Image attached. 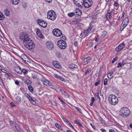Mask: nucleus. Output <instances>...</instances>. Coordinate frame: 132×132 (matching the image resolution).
<instances>
[{
    "instance_id": "obj_1",
    "label": "nucleus",
    "mask_w": 132,
    "mask_h": 132,
    "mask_svg": "<svg viewBox=\"0 0 132 132\" xmlns=\"http://www.w3.org/2000/svg\"><path fill=\"white\" fill-rule=\"evenodd\" d=\"M23 43L25 46L28 49H31L34 48L35 45L33 42L29 37L24 41Z\"/></svg>"
},
{
    "instance_id": "obj_2",
    "label": "nucleus",
    "mask_w": 132,
    "mask_h": 132,
    "mask_svg": "<svg viewBox=\"0 0 132 132\" xmlns=\"http://www.w3.org/2000/svg\"><path fill=\"white\" fill-rule=\"evenodd\" d=\"M23 43L25 46L28 49H31L34 48L35 45L33 42L29 37L24 41Z\"/></svg>"
},
{
    "instance_id": "obj_3",
    "label": "nucleus",
    "mask_w": 132,
    "mask_h": 132,
    "mask_svg": "<svg viewBox=\"0 0 132 132\" xmlns=\"http://www.w3.org/2000/svg\"><path fill=\"white\" fill-rule=\"evenodd\" d=\"M23 43L25 46L28 49H31L34 48L35 45L33 42L29 37L24 41Z\"/></svg>"
},
{
    "instance_id": "obj_4",
    "label": "nucleus",
    "mask_w": 132,
    "mask_h": 132,
    "mask_svg": "<svg viewBox=\"0 0 132 132\" xmlns=\"http://www.w3.org/2000/svg\"><path fill=\"white\" fill-rule=\"evenodd\" d=\"M109 101L112 105H116L118 102V98L117 97L113 94L109 95Z\"/></svg>"
},
{
    "instance_id": "obj_5",
    "label": "nucleus",
    "mask_w": 132,
    "mask_h": 132,
    "mask_svg": "<svg viewBox=\"0 0 132 132\" xmlns=\"http://www.w3.org/2000/svg\"><path fill=\"white\" fill-rule=\"evenodd\" d=\"M121 116L124 117L128 116L130 113V111L129 109L127 107H122L120 110Z\"/></svg>"
},
{
    "instance_id": "obj_6",
    "label": "nucleus",
    "mask_w": 132,
    "mask_h": 132,
    "mask_svg": "<svg viewBox=\"0 0 132 132\" xmlns=\"http://www.w3.org/2000/svg\"><path fill=\"white\" fill-rule=\"evenodd\" d=\"M56 18L55 12L53 10L48 11L47 14V18L52 20H54Z\"/></svg>"
},
{
    "instance_id": "obj_7",
    "label": "nucleus",
    "mask_w": 132,
    "mask_h": 132,
    "mask_svg": "<svg viewBox=\"0 0 132 132\" xmlns=\"http://www.w3.org/2000/svg\"><path fill=\"white\" fill-rule=\"evenodd\" d=\"M57 45L61 49H64L67 46L65 42L62 40H59L57 42Z\"/></svg>"
},
{
    "instance_id": "obj_8",
    "label": "nucleus",
    "mask_w": 132,
    "mask_h": 132,
    "mask_svg": "<svg viewBox=\"0 0 132 132\" xmlns=\"http://www.w3.org/2000/svg\"><path fill=\"white\" fill-rule=\"evenodd\" d=\"M52 33L54 36L57 37H60L62 35L61 31L57 28H55L53 29Z\"/></svg>"
},
{
    "instance_id": "obj_9",
    "label": "nucleus",
    "mask_w": 132,
    "mask_h": 132,
    "mask_svg": "<svg viewBox=\"0 0 132 132\" xmlns=\"http://www.w3.org/2000/svg\"><path fill=\"white\" fill-rule=\"evenodd\" d=\"M84 6L86 8L90 7L92 4V0H85Z\"/></svg>"
},
{
    "instance_id": "obj_10",
    "label": "nucleus",
    "mask_w": 132,
    "mask_h": 132,
    "mask_svg": "<svg viewBox=\"0 0 132 132\" xmlns=\"http://www.w3.org/2000/svg\"><path fill=\"white\" fill-rule=\"evenodd\" d=\"M19 37L20 39L23 40V42L29 38L28 35L27 34L23 33H21L20 34Z\"/></svg>"
},
{
    "instance_id": "obj_11",
    "label": "nucleus",
    "mask_w": 132,
    "mask_h": 132,
    "mask_svg": "<svg viewBox=\"0 0 132 132\" xmlns=\"http://www.w3.org/2000/svg\"><path fill=\"white\" fill-rule=\"evenodd\" d=\"M38 23L39 25L43 28L46 27L47 24L46 21L42 20H38Z\"/></svg>"
},
{
    "instance_id": "obj_12",
    "label": "nucleus",
    "mask_w": 132,
    "mask_h": 132,
    "mask_svg": "<svg viewBox=\"0 0 132 132\" xmlns=\"http://www.w3.org/2000/svg\"><path fill=\"white\" fill-rule=\"evenodd\" d=\"M125 46V44L124 43H122L120 44L116 48V51L119 52L124 48Z\"/></svg>"
},
{
    "instance_id": "obj_13",
    "label": "nucleus",
    "mask_w": 132,
    "mask_h": 132,
    "mask_svg": "<svg viewBox=\"0 0 132 132\" xmlns=\"http://www.w3.org/2000/svg\"><path fill=\"white\" fill-rule=\"evenodd\" d=\"M129 20L128 18H126L123 21L122 23H123V30L127 25L129 23Z\"/></svg>"
},
{
    "instance_id": "obj_14",
    "label": "nucleus",
    "mask_w": 132,
    "mask_h": 132,
    "mask_svg": "<svg viewBox=\"0 0 132 132\" xmlns=\"http://www.w3.org/2000/svg\"><path fill=\"white\" fill-rule=\"evenodd\" d=\"M46 45L47 48L50 49L51 50L53 47V45L52 43L50 42H47Z\"/></svg>"
},
{
    "instance_id": "obj_15",
    "label": "nucleus",
    "mask_w": 132,
    "mask_h": 132,
    "mask_svg": "<svg viewBox=\"0 0 132 132\" xmlns=\"http://www.w3.org/2000/svg\"><path fill=\"white\" fill-rule=\"evenodd\" d=\"M79 0H74V3L77 6H79V7H81L83 6L82 3L81 4L79 3Z\"/></svg>"
},
{
    "instance_id": "obj_16",
    "label": "nucleus",
    "mask_w": 132,
    "mask_h": 132,
    "mask_svg": "<svg viewBox=\"0 0 132 132\" xmlns=\"http://www.w3.org/2000/svg\"><path fill=\"white\" fill-rule=\"evenodd\" d=\"M42 81L44 85L47 86H49L51 85V83L46 80H43Z\"/></svg>"
},
{
    "instance_id": "obj_17",
    "label": "nucleus",
    "mask_w": 132,
    "mask_h": 132,
    "mask_svg": "<svg viewBox=\"0 0 132 132\" xmlns=\"http://www.w3.org/2000/svg\"><path fill=\"white\" fill-rule=\"evenodd\" d=\"M75 12L76 13L77 15L80 16L82 15V12L81 10L79 9H77L75 10Z\"/></svg>"
},
{
    "instance_id": "obj_18",
    "label": "nucleus",
    "mask_w": 132,
    "mask_h": 132,
    "mask_svg": "<svg viewBox=\"0 0 132 132\" xmlns=\"http://www.w3.org/2000/svg\"><path fill=\"white\" fill-rule=\"evenodd\" d=\"M92 27L90 26L88 28L87 30H85L84 31V35L86 36L87 34L89 33V32L90 31L92 30Z\"/></svg>"
},
{
    "instance_id": "obj_19",
    "label": "nucleus",
    "mask_w": 132,
    "mask_h": 132,
    "mask_svg": "<svg viewBox=\"0 0 132 132\" xmlns=\"http://www.w3.org/2000/svg\"><path fill=\"white\" fill-rule=\"evenodd\" d=\"M113 12L111 11L110 12L108 13L106 15V16L107 19L108 20L111 18L112 16Z\"/></svg>"
},
{
    "instance_id": "obj_20",
    "label": "nucleus",
    "mask_w": 132,
    "mask_h": 132,
    "mask_svg": "<svg viewBox=\"0 0 132 132\" xmlns=\"http://www.w3.org/2000/svg\"><path fill=\"white\" fill-rule=\"evenodd\" d=\"M12 3L14 5H16L18 4L19 3L20 0H11Z\"/></svg>"
},
{
    "instance_id": "obj_21",
    "label": "nucleus",
    "mask_w": 132,
    "mask_h": 132,
    "mask_svg": "<svg viewBox=\"0 0 132 132\" xmlns=\"http://www.w3.org/2000/svg\"><path fill=\"white\" fill-rule=\"evenodd\" d=\"M22 60L24 61L25 62H28V58L25 55H22L21 56Z\"/></svg>"
},
{
    "instance_id": "obj_22",
    "label": "nucleus",
    "mask_w": 132,
    "mask_h": 132,
    "mask_svg": "<svg viewBox=\"0 0 132 132\" xmlns=\"http://www.w3.org/2000/svg\"><path fill=\"white\" fill-rule=\"evenodd\" d=\"M91 59V58L90 57L88 56L86 58L84 59V61L85 63H87L89 62V60Z\"/></svg>"
},
{
    "instance_id": "obj_23",
    "label": "nucleus",
    "mask_w": 132,
    "mask_h": 132,
    "mask_svg": "<svg viewBox=\"0 0 132 132\" xmlns=\"http://www.w3.org/2000/svg\"><path fill=\"white\" fill-rule=\"evenodd\" d=\"M69 67L72 69L77 68V66L74 64H72L69 65Z\"/></svg>"
},
{
    "instance_id": "obj_24",
    "label": "nucleus",
    "mask_w": 132,
    "mask_h": 132,
    "mask_svg": "<svg viewBox=\"0 0 132 132\" xmlns=\"http://www.w3.org/2000/svg\"><path fill=\"white\" fill-rule=\"evenodd\" d=\"M55 126L58 129L62 130H63V128L61 127L60 125L57 123L55 124Z\"/></svg>"
},
{
    "instance_id": "obj_25",
    "label": "nucleus",
    "mask_w": 132,
    "mask_h": 132,
    "mask_svg": "<svg viewBox=\"0 0 132 132\" xmlns=\"http://www.w3.org/2000/svg\"><path fill=\"white\" fill-rule=\"evenodd\" d=\"M4 13L5 15L7 16H8L10 14V11L6 9L5 10Z\"/></svg>"
},
{
    "instance_id": "obj_26",
    "label": "nucleus",
    "mask_w": 132,
    "mask_h": 132,
    "mask_svg": "<svg viewBox=\"0 0 132 132\" xmlns=\"http://www.w3.org/2000/svg\"><path fill=\"white\" fill-rule=\"evenodd\" d=\"M113 73V72H111L109 73L108 75V78H109L110 79H111L113 77L112 75Z\"/></svg>"
},
{
    "instance_id": "obj_27",
    "label": "nucleus",
    "mask_w": 132,
    "mask_h": 132,
    "mask_svg": "<svg viewBox=\"0 0 132 132\" xmlns=\"http://www.w3.org/2000/svg\"><path fill=\"white\" fill-rule=\"evenodd\" d=\"M5 18L4 15L2 13L0 12V20H2Z\"/></svg>"
},
{
    "instance_id": "obj_28",
    "label": "nucleus",
    "mask_w": 132,
    "mask_h": 132,
    "mask_svg": "<svg viewBox=\"0 0 132 132\" xmlns=\"http://www.w3.org/2000/svg\"><path fill=\"white\" fill-rule=\"evenodd\" d=\"M16 101L17 102H20L21 101V97L18 96H17L16 97Z\"/></svg>"
},
{
    "instance_id": "obj_29",
    "label": "nucleus",
    "mask_w": 132,
    "mask_h": 132,
    "mask_svg": "<svg viewBox=\"0 0 132 132\" xmlns=\"http://www.w3.org/2000/svg\"><path fill=\"white\" fill-rule=\"evenodd\" d=\"M25 83L27 85L30 84L31 83V81L30 80L27 79L24 81Z\"/></svg>"
},
{
    "instance_id": "obj_30",
    "label": "nucleus",
    "mask_w": 132,
    "mask_h": 132,
    "mask_svg": "<svg viewBox=\"0 0 132 132\" xmlns=\"http://www.w3.org/2000/svg\"><path fill=\"white\" fill-rule=\"evenodd\" d=\"M75 122L80 126H81L82 127H83L82 126V123H81V122L79 121L78 120H76L75 121Z\"/></svg>"
},
{
    "instance_id": "obj_31",
    "label": "nucleus",
    "mask_w": 132,
    "mask_h": 132,
    "mask_svg": "<svg viewBox=\"0 0 132 132\" xmlns=\"http://www.w3.org/2000/svg\"><path fill=\"white\" fill-rule=\"evenodd\" d=\"M91 69L89 68L86 70L85 72V75H87L89 74L91 71Z\"/></svg>"
},
{
    "instance_id": "obj_32",
    "label": "nucleus",
    "mask_w": 132,
    "mask_h": 132,
    "mask_svg": "<svg viewBox=\"0 0 132 132\" xmlns=\"http://www.w3.org/2000/svg\"><path fill=\"white\" fill-rule=\"evenodd\" d=\"M107 34V32L105 31H104L102 32V38L104 37Z\"/></svg>"
},
{
    "instance_id": "obj_33",
    "label": "nucleus",
    "mask_w": 132,
    "mask_h": 132,
    "mask_svg": "<svg viewBox=\"0 0 132 132\" xmlns=\"http://www.w3.org/2000/svg\"><path fill=\"white\" fill-rule=\"evenodd\" d=\"M15 70L17 73L19 74H21L22 71L20 69L17 68L15 69Z\"/></svg>"
},
{
    "instance_id": "obj_34",
    "label": "nucleus",
    "mask_w": 132,
    "mask_h": 132,
    "mask_svg": "<svg viewBox=\"0 0 132 132\" xmlns=\"http://www.w3.org/2000/svg\"><path fill=\"white\" fill-rule=\"evenodd\" d=\"M59 64V63H57L56 64V65L54 66L57 68L58 69H61V65Z\"/></svg>"
},
{
    "instance_id": "obj_35",
    "label": "nucleus",
    "mask_w": 132,
    "mask_h": 132,
    "mask_svg": "<svg viewBox=\"0 0 132 132\" xmlns=\"http://www.w3.org/2000/svg\"><path fill=\"white\" fill-rule=\"evenodd\" d=\"M28 89H29V91L31 92H32L33 90V88L32 87V86L31 85H29L28 86Z\"/></svg>"
},
{
    "instance_id": "obj_36",
    "label": "nucleus",
    "mask_w": 132,
    "mask_h": 132,
    "mask_svg": "<svg viewBox=\"0 0 132 132\" xmlns=\"http://www.w3.org/2000/svg\"><path fill=\"white\" fill-rule=\"evenodd\" d=\"M22 72L24 74H27V73L28 71L27 70L23 69L21 70Z\"/></svg>"
},
{
    "instance_id": "obj_37",
    "label": "nucleus",
    "mask_w": 132,
    "mask_h": 132,
    "mask_svg": "<svg viewBox=\"0 0 132 132\" xmlns=\"http://www.w3.org/2000/svg\"><path fill=\"white\" fill-rule=\"evenodd\" d=\"M74 15V13L73 12H71L69 13L68 14V15L69 16L72 17Z\"/></svg>"
},
{
    "instance_id": "obj_38",
    "label": "nucleus",
    "mask_w": 132,
    "mask_h": 132,
    "mask_svg": "<svg viewBox=\"0 0 132 132\" xmlns=\"http://www.w3.org/2000/svg\"><path fill=\"white\" fill-rule=\"evenodd\" d=\"M66 123L68 124L71 127L73 128V126H72L71 124L69 121H68V120L67 121V122Z\"/></svg>"
},
{
    "instance_id": "obj_39",
    "label": "nucleus",
    "mask_w": 132,
    "mask_h": 132,
    "mask_svg": "<svg viewBox=\"0 0 132 132\" xmlns=\"http://www.w3.org/2000/svg\"><path fill=\"white\" fill-rule=\"evenodd\" d=\"M38 36L41 38H43V36L41 33L37 35Z\"/></svg>"
},
{
    "instance_id": "obj_40",
    "label": "nucleus",
    "mask_w": 132,
    "mask_h": 132,
    "mask_svg": "<svg viewBox=\"0 0 132 132\" xmlns=\"http://www.w3.org/2000/svg\"><path fill=\"white\" fill-rule=\"evenodd\" d=\"M108 79L107 78H105L104 79V84L105 85L107 84Z\"/></svg>"
},
{
    "instance_id": "obj_41",
    "label": "nucleus",
    "mask_w": 132,
    "mask_h": 132,
    "mask_svg": "<svg viewBox=\"0 0 132 132\" xmlns=\"http://www.w3.org/2000/svg\"><path fill=\"white\" fill-rule=\"evenodd\" d=\"M100 80H98V81L96 82L95 84V86H96L97 85H99L100 84Z\"/></svg>"
},
{
    "instance_id": "obj_42",
    "label": "nucleus",
    "mask_w": 132,
    "mask_h": 132,
    "mask_svg": "<svg viewBox=\"0 0 132 132\" xmlns=\"http://www.w3.org/2000/svg\"><path fill=\"white\" fill-rule=\"evenodd\" d=\"M95 95L96 97L97 98H99L100 99V97H99V94L98 93H96L95 94Z\"/></svg>"
},
{
    "instance_id": "obj_43",
    "label": "nucleus",
    "mask_w": 132,
    "mask_h": 132,
    "mask_svg": "<svg viewBox=\"0 0 132 132\" xmlns=\"http://www.w3.org/2000/svg\"><path fill=\"white\" fill-rule=\"evenodd\" d=\"M30 102L32 103V104L34 105L36 103L35 101L33 99L31 101H30Z\"/></svg>"
},
{
    "instance_id": "obj_44",
    "label": "nucleus",
    "mask_w": 132,
    "mask_h": 132,
    "mask_svg": "<svg viewBox=\"0 0 132 132\" xmlns=\"http://www.w3.org/2000/svg\"><path fill=\"white\" fill-rule=\"evenodd\" d=\"M122 67V64L121 62H119L118 63L117 67L118 68H119L120 67Z\"/></svg>"
},
{
    "instance_id": "obj_45",
    "label": "nucleus",
    "mask_w": 132,
    "mask_h": 132,
    "mask_svg": "<svg viewBox=\"0 0 132 132\" xmlns=\"http://www.w3.org/2000/svg\"><path fill=\"white\" fill-rule=\"evenodd\" d=\"M74 44L75 46L77 47L78 46V43L77 41H75L74 43Z\"/></svg>"
},
{
    "instance_id": "obj_46",
    "label": "nucleus",
    "mask_w": 132,
    "mask_h": 132,
    "mask_svg": "<svg viewBox=\"0 0 132 132\" xmlns=\"http://www.w3.org/2000/svg\"><path fill=\"white\" fill-rule=\"evenodd\" d=\"M40 33L41 32L40 30L39 29H38L36 32L37 35Z\"/></svg>"
},
{
    "instance_id": "obj_47",
    "label": "nucleus",
    "mask_w": 132,
    "mask_h": 132,
    "mask_svg": "<svg viewBox=\"0 0 132 132\" xmlns=\"http://www.w3.org/2000/svg\"><path fill=\"white\" fill-rule=\"evenodd\" d=\"M59 79H60V80L63 81L64 80V79L61 76L59 77Z\"/></svg>"
},
{
    "instance_id": "obj_48",
    "label": "nucleus",
    "mask_w": 132,
    "mask_h": 132,
    "mask_svg": "<svg viewBox=\"0 0 132 132\" xmlns=\"http://www.w3.org/2000/svg\"><path fill=\"white\" fill-rule=\"evenodd\" d=\"M91 102L93 103L95 101L94 98V97H91Z\"/></svg>"
},
{
    "instance_id": "obj_49",
    "label": "nucleus",
    "mask_w": 132,
    "mask_h": 132,
    "mask_svg": "<svg viewBox=\"0 0 132 132\" xmlns=\"http://www.w3.org/2000/svg\"><path fill=\"white\" fill-rule=\"evenodd\" d=\"M10 122L11 125L12 124H14L15 123V122L13 121H10Z\"/></svg>"
},
{
    "instance_id": "obj_50",
    "label": "nucleus",
    "mask_w": 132,
    "mask_h": 132,
    "mask_svg": "<svg viewBox=\"0 0 132 132\" xmlns=\"http://www.w3.org/2000/svg\"><path fill=\"white\" fill-rule=\"evenodd\" d=\"M54 76L56 78H58L59 79V77H60V76H59L58 75H57L56 74H55L54 75Z\"/></svg>"
},
{
    "instance_id": "obj_51",
    "label": "nucleus",
    "mask_w": 132,
    "mask_h": 132,
    "mask_svg": "<svg viewBox=\"0 0 132 132\" xmlns=\"http://www.w3.org/2000/svg\"><path fill=\"white\" fill-rule=\"evenodd\" d=\"M65 93V95L67 98H68L69 97V95L67 93H66L65 92H64Z\"/></svg>"
},
{
    "instance_id": "obj_52",
    "label": "nucleus",
    "mask_w": 132,
    "mask_h": 132,
    "mask_svg": "<svg viewBox=\"0 0 132 132\" xmlns=\"http://www.w3.org/2000/svg\"><path fill=\"white\" fill-rule=\"evenodd\" d=\"M62 119L64 121V122L65 123L67 122V121L68 120L66 119L65 118H64L62 117Z\"/></svg>"
},
{
    "instance_id": "obj_53",
    "label": "nucleus",
    "mask_w": 132,
    "mask_h": 132,
    "mask_svg": "<svg viewBox=\"0 0 132 132\" xmlns=\"http://www.w3.org/2000/svg\"><path fill=\"white\" fill-rule=\"evenodd\" d=\"M0 70H1L2 71V72L5 73L6 72V71L4 69H2V68H1V69Z\"/></svg>"
},
{
    "instance_id": "obj_54",
    "label": "nucleus",
    "mask_w": 132,
    "mask_h": 132,
    "mask_svg": "<svg viewBox=\"0 0 132 132\" xmlns=\"http://www.w3.org/2000/svg\"><path fill=\"white\" fill-rule=\"evenodd\" d=\"M99 38V35H97V37L95 39V41L96 42H98V41L97 40L98 39V38Z\"/></svg>"
},
{
    "instance_id": "obj_55",
    "label": "nucleus",
    "mask_w": 132,
    "mask_h": 132,
    "mask_svg": "<svg viewBox=\"0 0 132 132\" xmlns=\"http://www.w3.org/2000/svg\"><path fill=\"white\" fill-rule=\"evenodd\" d=\"M53 64L54 65V66L56 65V64L57 63L56 62L53 61L52 62Z\"/></svg>"
},
{
    "instance_id": "obj_56",
    "label": "nucleus",
    "mask_w": 132,
    "mask_h": 132,
    "mask_svg": "<svg viewBox=\"0 0 132 132\" xmlns=\"http://www.w3.org/2000/svg\"><path fill=\"white\" fill-rule=\"evenodd\" d=\"M118 3L117 2H115L114 3V5L116 7H117L118 5Z\"/></svg>"
},
{
    "instance_id": "obj_57",
    "label": "nucleus",
    "mask_w": 132,
    "mask_h": 132,
    "mask_svg": "<svg viewBox=\"0 0 132 132\" xmlns=\"http://www.w3.org/2000/svg\"><path fill=\"white\" fill-rule=\"evenodd\" d=\"M25 95L28 98L30 96L27 93H25Z\"/></svg>"
},
{
    "instance_id": "obj_58",
    "label": "nucleus",
    "mask_w": 132,
    "mask_h": 132,
    "mask_svg": "<svg viewBox=\"0 0 132 132\" xmlns=\"http://www.w3.org/2000/svg\"><path fill=\"white\" fill-rule=\"evenodd\" d=\"M62 39L65 40L66 39V37L65 36H62Z\"/></svg>"
},
{
    "instance_id": "obj_59",
    "label": "nucleus",
    "mask_w": 132,
    "mask_h": 132,
    "mask_svg": "<svg viewBox=\"0 0 132 132\" xmlns=\"http://www.w3.org/2000/svg\"><path fill=\"white\" fill-rule=\"evenodd\" d=\"M46 2L48 3H50L52 1V0H45Z\"/></svg>"
},
{
    "instance_id": "obj_60",
    "label": "nucleus",
    "mask_w": 132,
    "mask_h": 132,
    "mask_svg": "<svg viewBox=\"0 0 132 132\" xmlns=\"http://www.w3.org/2000/svg\"><path fill=\"white\" fill-rule=\"evenodd\" d=\"M15 83L17 85H18L19 84V82L18 81V80L15 81Z\"/></svg>"
},
{
    "instance_id": "obj_61",
    "label": "nucleus",
    "mask_w": 132,
    "mask_h": 132,
    "mask_svg": "<svg viewBox=\"0 0 132 132\" xmlns=\"http://www.w3.org/2000/svg\"><path fill=\"white\" fill-rule=\"evenodd\" d=\"M110 132H115V131L113 129H110L109 130Z\"/></svg>"
},
{
    "instance_id": "obj_62",
    "label": "nucleus",
    "mask_w": 132,
    "mask_h": 132,
    "mask_svg": "<svg viewBox=\"0 0 132 132\" xmlns=\"http://www.w3.org/2000/svg\"><path fill=\"white\" fill-rule=\"evenodd\" d=\"M10 104L11 106L12 107H13L15 106V104H14L13 103H11Z\"/></svg>"
},
{
    "instance_id": "obj_63",
    "label": "nucleus",
    "mask_w": 132,
    "mask_h": 132,
    "mask_svg": "<svg viewBox=\"0 0 132 132\" xmlns=\"http://www.w3.org/2000/svg\"><path fill=\"white\" fill-rule=\"evenodd\" d=\"M28 98H29V100L30 101H31L32 99V97L30 96Z\"/></svg>"
},
{
    "instance_id": "obj_64",
    "label": "nucleus",
    "mask_w": 132,
    "mask_h": 132,
    "mask_svg": "<svg viewBox=\"0 0 132 132\" xmlns=\"http://www.w3.org/2000/svg\"><path fill=\"white\" fill-rule=\"evenodd\" d=\"M101 130L102 132H106L105 130L103 129H101Z\"/></svg>"
}]
</instances>
